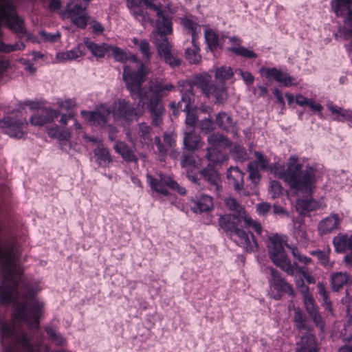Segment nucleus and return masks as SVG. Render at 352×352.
Instances as JSON below:
<instances>
[{
	"mask_svg": "<svg viewBox=\"0 0 352 352\" xmlns=\"http://www.w3.org/2000/svg\"><path fill=\"white\" fill-rule=\"evenodd\" d=\"M131 94L133 96L136 95L140 98L137 109L125 99H118L111 106L100 104L93 111L82 110L80 115L85 121L94 126H105L110 122L111 118L118 125H124L137 120L143 113L144 101L141 87L139 93H131Z\"/></svg>",
	"mask_w": 352,
	"mask_h": 352,
	"instance_id": "nucleus-1",
	"label": "nucleus"
},
{
	"mask_svg": "<svg viewBox=\"0 0 352 352\" xmlns=\"http://www.w3.org/2000/svg\"><path fill=\"white\" fill-rule=\"evenodd\" d=\"M274 173L297 195H311L319 179L316 168L310 166L303 168L298 158L295 155L289 157L286 168L283 166H276Z\"/></svg>",
	"mask_w": 352,
	"mask_h": 352,
	"instance_id": "nucleus-2",
	"label": "nucleus"
},
{
	"mask_svg": "<svg viewBox=\"0 0 352 352\" xmlns=\"http://www.w3.org/2000/svg\"><path fill=\"white\" fill-rule=\"evenodd\" d=\"M60 116V125L47 128V135L59 141H68L75 134H79L82 130L80 123L72 113H61L60 110L50 107H39L30 118V122L36 126H43L54 122Z\"/></svg>",
	"mask_w": 352,
	"mask_h": 352,
	"instance_id": "nucleus-3",
	"label": "nucleus"
},
{
	"mask_svg": "<svg viewBox=\"0 0 352 352\" xmlns=\"http://www.w3.org/2000/svg\"><path fill=\"white\" fill-rule=\"evenodd\" d=\"M110 53L116 60L128 63L124 67L123 79L130 93H139L140 87L150 72L148 67L133 55L127 57L126 54L119 47L111 45Z\"/></svg>",
	"mask_w": 352,
	"mask_h": 352,
	"instance_id": "nucleus-4",
	"label": "nucleus"
},
{
	"mask_svg": "<svg viewBox=\"0 0 352 352\" xmlns=\"http://www.w3.org/2000/svg\"><path fill=\"white\" fill-rule=\"evenodd\" d=\"M230 67L222 66L215 70V78L218 84H210L209 75L204 74L198 76L196 84L208 97H214L215 102L223 104L228 98V93L223 82L233 76Z\"/></svg>",
	"mask_w": 352,
	"mask_h": 352,
	"instance_id": "nucleus-5",
	"label": "nucleus"
},
{
	"mask_svg": "<svg viewBox=\"0 0 352 352\" xmlns=\"http://www.w3.org/2000/svg\"><path fill=\"white\" fill-rule=\"evenodd\" d=\"M150 91L148 108L153 116V123L159 126L162 122V116L164 113V108L162 103V98L174 89V86L163 80H151L150 81Z\"/></svg>",
	"mask_w": 352,
	"mask_h": 352,
	"instance_id": "nucleus-6",
	"label": "nucleus"
},
{
	"mask_svg": "<svg viewBox=\"0 0 352 352\" xmlns=\"http://www.w3.org/2000/svg\"><path fill=\"white\" fill-rule=\"evenodd\" d=\"M285 241L278 234H273L269 237L267 248L272 262L287 274L292 275L294 272V265L286 256L284 251Z\"/></svg>",
	"mask_w": 352,
	"mask_h": 352,
	"instance_id": "nucleus-7",
	"label": "nucleus"
},
{
	"mask_svg": "<svg viewBox=\"0 0 352 352\" xmlns=\"http://www.w3.org/2000/svg\"><path fill=\"white\" fill-rule=\"evenodd\" d=\"M227 217H220L219 221L221 227L230 232L232 239L239 246L243 248L247 252H254L257 248V243L250 232L240 230L236 223L226 222Z\"/></svg>",
	"mask_w": 352,
	"mask_h": 352,
	"instance_id": "nucleus-8",
	"label": "nucleus"
},
{
	"mask_svg": "<svg viewBox=\"0 0 352 352\" xmlns=\"http://www.w3.org/2000/svg\"><path fill=\"white\" fill-rule=\"evenodd\" d=\"M155 12L157 19H156V29L152 32L153 42L155 45L169 43L167 36L173 32L171 19L165 16L162 8Z\"/></svg>",
	"mask_w": 352,
	"mask_h": 352,
	"instance_id": "nucleus-9",
	"label": "nucleus"
},
{
	"mask_svg": "<svg viewBox=\"0 0 352 352\" xmlns=\"http://www.w3.org/2000/svg\"><path fill=\"white\" fill-rule=\"evenodd\" d=\"M295 283L297 289L299 290L300 294L302 295L303 301L305 309L310 316L313 318V320L316 324L318 327H322V317L318 311V308L315 305L314 299L312 294L309 291V287L305 285L303 280L301 278H296Z\"/></svg>",
	"mask_w": 352,
	"mask_h": 352,
	"instance_id": "nucleus-10",
	"label": "nucleus"
},
{
	"mask_svg": "<svg viewBox=\"0 0 352 352\" xmlns=\"http://www.w3.org/2000/svg\"><path fill=\"white\" fill-rule=\"evenodd\" d=\"M271 277L269 278V285L271 296L276 300L281 297L280 292H285L289 296L294 295V290L292 286L283 278L279 272L274 268H269Z\"/></svg>",
	"mask_w": 352,
	"mask_h": 352,
	"instance_id": "nucleus-11",
	"label": "nucleus"
},
{
	"mask_svg": "<svg viewBox=\"0 0 352 352\" xmlns=\"http://www.w3.org/2000/svg\"><path fill=\"white\" fill-rule=\"evenodd\" d=\"M28 122L13 117H7L0 120V129L3 133L14 138H22L25 135V128Z\"/></svg>",
	"mask_w": 352,
	"mask_h": 352,
	"instance_id": "nucleus-12",
	"label": "nucleus"
},
{
	"mask_svg": "<svg viewBox=\"0 0 352 352\" xmlns=\"http://www.w3.org/2000/svg\"><path fill=\"white\" fill-rule=\"evenodd\" d=\"M208 142L210 146L207 149L206 157L208 160L217 164L224 160V157H218L215 153L216 149L231 146L230 142L223 135L219 133L211 134L208 137Z\"/></svg>",
	"mask_w": 352,
	"mask_h": 352,
	"instance_id": "nucleus-13",
	"label": "nucleus"
},
{
	"mask_svg": "<svg viewBox=\"0 0 352 352\" xmlns=\"http://www.w3.org/2000/svg\"><path fill=\"white\" fill-rule=\"evenodd\" d=\"M261 74L265 76L269 80H274L285 87L297 85L298 82L295 78L276 68L261 67L260 69Z\"/></svg>",
	"mask_w": 352,
	"mask_h": 352,
	"instance_id": "nucleus-14",
	"label": "nucleus"
},
{
	"mask_svg": "<svg viewBox=\"0 0 352 352\" xmlns=\"http://www.w3.org/2000/svg\"><path fill=\"white\" fill-rule=\"evenodd\" d=\"M147 181L152 189L163 195L168 193L167 187H170L173 189H177L179 187L178 184L170 177L162 174L159 175L157 179L148 175Z\"/></svg>",
	"mask_w": 352,
	"mask_h": 352,
	"instance_id": "nucleus-15",
	"label": "nucleus"
},
{
	"mask_svg": "<svg viewBox=\"0 0 352 352\" xmlns=\"http://www.w3.org/2000/svg\"><path fill=\"white\" fill-rule=\"evenodd\" d=\"M84 45L91 54L97 58H104L110 53L111 49V45L107 43H96L88 38L84 39Z\"/></svg>",
	"mask_w": 352,
	"mask_h": 352,
	"instance_id": "nucleus-16",
	"label": "nucleus"
},
{
	"mask_svg": "<svg viewBox=\"0 0 352 352\" xmlns=\"http://www.w3.org/2000/svg\"><path fill=\"white\" fill-rule=\"evenodd\" d=\"M340 220V218L337 214H331L321 220L318 226L319 234H327L338 229Z\"/></svg>",
	"mask_w": 352,
	"mask_h": 352,
	"instance_id": "nucleus-17",
	"label": "nucleus"
},
{
	"mask_svg": "<svg viewBox=\"0 0 352 352\" xmlns=\"http://www.w3.org/2000/svg\"><path fill=\"white\" fill-rule=\"evenodd\" d=\"M157 52L163 57L165 62L171 67L178 66L180 64V59L172 52V46L170 43L155 45Z\"/></svg>",
	"mask_w": 352,
	"mask_h": 352,
	"instance_id": "nucleus-18",
	"label": "nucleus"
},
{
	"mask_svg": "<svg viewBox=\"0 0 352 352\" xmlns=\"http://www.w3.org/2000/svg\"><path fill=\"white\" fill-rule=\"evenodd\" d=\"M85 54V45L78 44L76 47L63 52H58L56 59L59 62L76 60Z\"/></svg>",
	"mask_w": 352,
	"mask_h": 352,
	"instance_id": "nucleus-19",
	"label": "nucleus"
},
{
	"mask_svg": "<svg viewBox=\"0 0 352 352\" xmlns=\"http://www.w3.org/2000/svg\"><path fill=\"white\" fill-rule=\"evenodd\" d=\"M180 85L184 89L181 90L182 97L181 101L178 102V105L183 111H186L192 107L191 103L195 100L192 93V86L189 82H182Z\"/></svg>",
	"mask_w": 352,
	"mask_h": 352,
	"instance_id": "nucleus-20",
	"label": "nucleus"
},
{
	"mask_svg": "<svg viewBox=\"0 0 352 352\" xmlns=\"http://www.w3.org/2000/svg\"><path fill=\"white\" fill-rule=\"evenodd\" d=\"M184 146L189 151H195L204 144L199 135L194 130L184 131Z\"/></svg>",
	"mask_w": 352,
	"mask_h": 352,
	"instance_id": "nucleus-21",
	"label": "nucleus"
},
{
	"mask_svg": "<svg viewBox=\"0 0 352 352\" xmlns=\"http://www.w3.org/2000/svg\"><path fill=\"white\" fill-rule=\"evenodd\" d=\"M244 173L238 167H230L227 172V177L235 190H239L243 188Z\"/></svg>",
	"mask_w": 352,
	"mask_h": 352,
	"instance_id": "nucleus-22",
	"label": "nucleus"
},
{
	"mask_svg": "<svg viewBox=\"0 0 352 352\" xmlns=\"http://www.w3.org/2000/svg\"><path fill=\"white\" fill-rule=\"evenodd\" d=\"M333 243L336 252L342 253L349 250L352 252V234L340 233L333 238Z\"/></svg>",
	"mask_w": 352,
	"mask_h": 352,
	"instance_id": "nucleus-23",
	"label": "nucleus"
},
{
	"mask_svg": "<svg viewBox=\"0 0 352 352\" xmlns=\"http://www.w3.org/2000/svg\"><path fill=\"white\" fill-rule=\"evenodd\" d=\"M296 352H317L316 344L313 335L307 333L297 342Z\"/></svg>",
	"mask_w": 352,
	"mask_h": 352,
	"instance_id": "nucleus-24",
	"label": "nucleus"
},
{
	"mask_svg": "<svg viewBox=\"0 0 352 352\" xmlns=\"http://www.w3.org/2000/svg\"><path fill=\"white\" fill-rule=\"evenodd\" d=\"M151 129L145 123L139 124L135 128V140L143 146H149L151 142Z\"/></svg>",
	"mask_w": 352,
	"mask_h": 352,
	"instance_id": "nucleus-25",
	"label": "nucleus"
},
{
	"mask_svg": "<svg viewBox=\"0 0 352 352\" xmlns=\"http://www.w3.org/2000/svg\"><path fill=\"white\" fill-rule=\"evenodd\" d=\"M96 162L100 166L107 167L112 162V158L107 148L99 145L94 151Z\"/></svg>",
	"mask_w": 352,
	"mask_h": 352,
	"instance_id": "nucleus-26",
	"label": "nucleus"
},
{
	"mask_svg": "<svg viewBox=\"0 0 352 352\" xmlns=\"http://www.w3.org/2000/svg\"><path fill=\"white\" fill-rule=\"evenodd\" d=\"M205 179L210 184L212 190L217 194L221 187V179L219 174L213 169H207L202 171Z\"/></svg>",
	"mask_w": 352,
	"mask_h": 352,
	"instance_id": "nucleus-27",
	"label": "nucleus"
},
{
	"mask_svg": "<svg viewBox=\"0 0 352 352\" xmlns=\"http://www.w3.org/2000/svg\"><path fill=\"white\" fill-rule=\"evenodd\" d=\"M217 125L227 131H233L235 127V122L232 118L226 112H220L216 116Z\"/></svg>",
	"mask_w": 352,
	"mask_h": 352,
	"instance_id": "nucleus-28",
	"label": "nucleus"
},
{
	"mask_svg": "<svg viewBox=\"0 0 352 352\" xmlns=\"http://www.w3.org/2000/svg\"><path fill=\"white\" fill-rule=\"evenodd\" d=\"M350 275L347 272H335L331 276V283L334 291H339L350 280Z\"/></svg>",
	"mask_w": 352,
	"mask_h": 352,
	"instance_id": "nucleus-29",
	"label": "nucleus"
},
{
	"mask_svg": "<svg viewBox=\"0 0 352 352\" xmlns=\"http://www.w3.org/2000/svg\"><path fill=\"white\" fill-rule=\"evenodd\" d=\"M318 207L317 201L313 199H299L296 204L297 211L301 214H307L310 211L316 210Z\"/></svg>",
	"mask_w": 352,
	"mask_h": 352,
	"instance_id": "nucleus-30",
	"label": "nucleus"
},
{
	"mask_svg": "<svg viewBox=\"0 0 352 352\" xmlns=\"http://www.w3.org/2000/svg\"><path fill=\"white\" fill-rule=\"evenodd\" d=\"M352 0H333L331 6L333 12L338 16L348 14L351 11Z\"/></svg>",
	"mask_w": 352,
	"mask_h": 352,
	"instance_id": "nucleus-31",
	"label": "nucleus"
},
{
	"mask_svg": "<svg viewBox=\"0 0 352 352\" xmlns=\"http://www.w3.org/2000/svg\"><path fill=\"white\" fill-rule=\"evenodd\" d=\"M115 151L120 154L122 157L127 162H135L137 158L133 151L124 142H118L113 146Z\"/></svg>",
	"mask_w": 352,
	"mask_h": 352,
	"instance_id": "nucleus-32",
	"label": "nucleus"
},
{
	"mask_svg": "<svg viewBox=\"0 0 352 352\" xmlns=\"http://www.w3.org/2000/svg\"><path fill=\"white\" fill-rule=\"evenodd\" d=\"M224 202L226 207L234 212L232 215L223 216V217H227L226 222H230V220L232 217L235 219L237 216L244 210V208L242 207V206L240 205L233 197H229L226 198ZM221 217H223V216Z\"/></svg>",
	"mask_w": 352,
	"mask_h": 352,
	"instance_id": "nucleus-33",
	"label": "nucleus"
},
{
	"mask_svg": "<svg viewBox=\"0 0 352 352\" xmlns=\"http://www.w3.org/2000/svg\"><path fill=\"white\" fill-rule=\"evenodd\" d=\"M213 208L212 198L208 195H201L195 203V212H202L210 210Z\"/></svg>",
	"mask_w": 352,
	"mask_h": 352,
	"instance_id": "nucleus-34",
	"label": "nucleus"
},
{
	"mask_svg": "<svg viewBox=\"0 0 352 352\" xmlns=\"http://www.w3.org/2000/svg\"><path fill=\"white\" fill-rule=\"evenodd\" d=\"M327 108L338 121L344 122L352 118V113L348 110L333 104H328Z\"/></svg>",
	"mask_w": 352,
	"mask_h": 352,
	"instance_id": "nucleus-35",
	"label": "nucleus"
},
{
	"mask_svg": "<svg viewBox=\"0 0 352 352\" xmlns=\"http://www.w3.org/2000/svg\"><path fill=\"white\" fill-rule=\"evenodd\" d=\"M200 48L196 41L192 39V47L186 50V58L190 63H198L201 61V56L199 54Z\"/></svg>",
	"mask_w": 352,
	"mask_h": 352,
	"instance_id": "nucleus-36",
	"label": "nucleus"
},
{
	"mask_svg": "<svg viewBox=\"0 0 352 352\" xmlns=\"http://www.w3.org/2000/svg\"><path fill=\"white\" fill-rule=\"evenodd\" d=\"M182 23L186 31L191 34L192 40L195 39L196 41L197 38L201 34V26L193 20L187 18L183 19Z\"/></svg>",
	"mask_w": 352,
	"mask_h": 352,
	"instance_id": "nucleus-37",
	"label": "nucleus"
},
{
	"mask_svg": "<svg viewBox=\"0 0 352 352\" xmlns=\"http://www.w3.org/2000/svg\"><path fill=\"white\" fill-rule=\"evenodd\" d=\"M241 219H243L248 226L254 228L258 234L261 233L262 228L260 223L254 221L248 214H246L245 210L240 213L234 219L236 221H233L232 223H236V225Z\"/></svg>",
	"mask_w": 352,
	"mask_h": 352,
	"instance_id": "nucleus-38",
	"label": "nucleus"
},
{
	"mask_svg": "<svg viewBox=\"0 0 352 352\" xmlns=\"http://www.w3.org/2000/svg\"><path fill=\"white\" fill-rule=\"evenodd\" d=\"M132 41L134 45L138 47L139 50L142 54L143 58H145L146 60L148 61L151 58L150 45L148 42L146 40L139 41L136 38H133Z\"/></svg>",
	"mask_w": 352,
	"mask_h": 352,
	"instance_id": "nucleus-39",
	"label": "nucleus"
},
{
	"mask_svg": "<svg viewBox=\"0 0 352 352\" xmlns=\"http://www.w3.org/2000/svg\"><path fill=\"white\" fill-rule=\"evenodd\" d=\"M59 109L70 110L78 107L74 98H57L54 104Z\"/></svg>",
	"mask_w": 352,
	"mask_h": 352,
	"instance_id": "nucleus-40",
	"label": "nucleus"
},
{
	"mask_svg": "<svg viewBox=\"0 0 352 352\" xmlns=\"http://www.w3.org/2000/svg\"><path fill=\"white\" fill-rule=\"evenodd\" d=\"M205 40L208 45V47L213 50L219 45V36L213 30L208 29L206 30L204 32Z\"/></svg>",
	"mask_w": 352,
	"mask_h": 352,
	"instance_id": "nucleus-41",
	"label": "nucleus"
},
{
	"mask_svg": "<svg viewBox=\"0 0 352 352\" xmlns=\"http://www.w3.org/2000/svg\"><path fill=\"white\" fill-rule=\"evenodd\" d=\"M329 250L327 252H322L320 250L314 251L312 255L316 256L320 263L327 268H331L333 263L331 262L329 256Z\"/></svg>",
	"mask_w": 352,
	"mask_h": 352,
	"instance_id": "nucleus-42",
	"label": "nucleus"
},
{
	"mask_svg": "<svg viewBox=\"0 0 352 352\" xmlns=\"http://www.w3.org/2000/svg\"><path fill=\"white\" fill-rule=\"evenodd\" d=\"M186 111V118L185 120L186 126L184 131L194 130L197 121V116L195 111H190V109H188Z\"/></svg>",
	"mask_w": 352,
	"mask_h": 352,
	"instance_id": "nucleus-43",
	"label": "nucleus"
},
{
	"mask_svg": "<svg viewBox=\"0 0 352 352\" xmlns=\"http://www.w3.org/2000/svg\"><path fill=\"white\" fill-rule=\"evenodd\" d=\"M229 50L236 54L246 58H255L257 57V55L252 50L241 46L230 47Z\"/></svg>",
	"mask_w": 352,
	"mask_h": 352,
	"instance_id": "nucleus-44",
	"label": "nucleus"
},
{
	"mask_svg": "<svg viewBox=\"0 0 352 352\" xmlns=\"http://www.w3.org/2000/svg\"><path fill=\"white\" fill-rule=\"evenodd\" d=\"M25 47V45L22 42H16L14 45L6 44L3 42L0 43V51L9 53L13 51L23 50Z\"/></svg>",
	"mask_w": 352,
	"mask_h": 352,
	"instance_id": "nucleus-45",
	"label": "nucleus"
},
{
	"mask_svg": "<svg viewBox=\"0 0 352 352\" xmlns=\"http://www.w3.org/2000/svg\"><path fill=\"white\" fill-rule=\"evenodd\" d=\"M318 293L322 297L325 309L331 311V304L329 298L328 292H327L324 285L322 283H318Z\"/></svg>",
	"mask_w": 352,
	"mask_h": 352,
	"instance_id": "nucleus-46",
	"label": "nucleus"
},
{
	"mask_svg": "<svg viewBox=\"0 0 352 352\" xmlns=\"http://www.w3.org/2000/svg\"><path fill=\"white\" fill-rule=\"evenodd\" d=\"M254 155L256 160V162H254L255 167L262 170L267 169L270 164L268 159L259 152L256 151Z\"/></svg>",
	"mask_w": 352,
	"mask_h": 352,
	"instance_id": "nucleus-47",
	"label": "nucleus"
},
{
	"mask_svg": "<svg viewBox=\"0 0 352 352\" xmlns=\"http://www.w3.org/2000/svg\"><path fill=\"white\" fill-rule=\"evenodd\" d=\"M182 166L186 168L187 170H192L198 167V164L195 161L192 155H184L181 162Z\"/></svg>",
	"mask_w": 352,
	"mask_h": 352,
	"instance_id": "nucleus-48",
	"label": "nucleus"
},
{
	"mask_svg": "<svg viewBox=\"0 0 352 352\" xmlns=\"http://www.w3.org/2000/svg\"><path fill=\"white\" fill-rule=\"evenodd\" d=\"M352 32V12L346 14V17L344 21V27L342 30H340V33H343L344 36L347 38L349 34Z\"/></svg>",
	"mask_w": 352,
	"mask_h": 352,
	"instance_id": "nucleus-49",
	"label": "nucleus"
},
{
	"mask_svg": "<svg viewBox=\"0 0 352 352\" xmlns=\"http://www.w3.org/2000/svg\"><path fill=\"white\" fill-rule=\"evenodd\" d=\"M352 285H349L346 290V297L342 300L346 304L347 313L352 318Z\"/></svg>",
	"mask_w": 352,
	"mask_h": 352,
	"instance_id": "nucleus-50",
	"label": "nucleus"
},
{
	"mask_svg": "<svg viewBox=\"0 0 352 352\" xmlns=\"http://www.w3.org/2000/svg\"><path fill=\"white\" fill-rule=\"evenodd\" d=\"M283 191V188L281 184L276 181H272L270 183V192L272 197V198L278 197L282 195Z\"/></svg>",
	"mask_w": 352,
	"mask_h": 352,
	"instance_id": "nucleus-51",
	"label": "nucleus"
},
{
	"mask_svg": "<svg viewBox=\"0 0 352 352\" xmlns=\"http://www.w3.org/2000/svg\"><path fill=\"white\" fill-rule=\"evenodd\" d=\"M249 178L254 182L257 183L260 179V174L258 168L255 167L254 162H250L248 164Z\"/></svg>",
	"mask_w": 352,
	"mask_h": 352,
	"instance_id": "nucleus-52",
	"label": "nucleus"
},
{
	"mask_svg": "<svg viewBox=\"0 0 352 352\" xmlns=\"http://www.w3.org/2000/svg\"><path fill=\"white\" fill-rule=\"evenodd\" d=\"M215 129L214 123L212 120L206 118L200 122V129L203 133H207Z\"/></svg>",
	"mask_w": 352,
	"mask_h": 352,
	"instance_id": "nucleus-53",
	"label": "nucleus"
},
{
	"mask_svg": "<svg viewBox=\"0 0 352 352\" xmlns=\"http://www.w3.org/2000/svg\"><path fill=\"white\" fill-rule=\"evenodd\" d=\"M289 248L292 250V255L294 256V258H296L297 261L304 263L305 265H309L311 262V259L310 258L300 254L298 250L296 248L289 247Z\"/></svg>",
	"mask_w": 352,
	"mask_h": 352,
	"instance_id": "nucleus-54",
	"label": "nucleus"
},
{
	"mask_svg": "<svg viewBox=\"0 0 352 352\" xmlns=\"http://www.w3.org/2000/svg\"><path fill=\"white\" fill-rule=\"evenodd\" d=\"M127 1V7L129 8L132 14L138 17L140 15L142 14V10L140 8L139 4L136 0H126Z\"/></svg>",
	"mask_w": 352,
	"mask_h": 352,
	"instance_id": "nucleus-55",
	"label": "nucleus"
},
{
	"mask_svg": "<svg viewBox=\"0 0 352 352\" xmlns=\"http://www.w3.org/2000/svg\"><path fill=\"white\" fill-rule=\"evenodd\" d=\"M293 265H294V268L296 267L298 269V272L303 276L308 283L311 284L316 283L314 276L311 275L309 272H307L305 267H298L296 261Z\"/></svg>",
	"mask_w": 352,
	"mask_h": 352,
	"instance_id": "nucleus-56",
	"label": "nucleus"
},
{
	"mask_svg": "<svg viewBox=\"0 0 352 352\" xmlns=\"http://www.w3.org/2000/svg\"><path fill=\"white\" fill-rule=\"evenodd\" d=\"M46 331L49 337L57 344H62L64 342L63 337L54 329L52 328H47Z\"/></svg>",
	"mask_w": 352,
	"mask_h": 352,
	"instance_id": "nucleus-57",
	"label": "nucleus"
},
{
	"mask_svg": "<svg viewBox=\"0 0 352 352\" xmlns=\"http://www.w3.org/2000/svg\"><path fill=\"white\" fill-rule=\"evenodd\" d=\"M40 34H41V38L43 41H48V42H56L59 40L60 36V35L58 32L51 34V33H47L44 31H41Z\"/></svg>",
	"mask_w": 352,
	"mask_h": 352,
	"instance_id": "nucleus-58",
	"label": "nucleus"
},
{
	"mask_svg": "<svg viewBox=\"0 0 352 352\" xmlns=\"http://www.w3.org/2000/svg\"><path fill=\"white\" fill-rule=\"evenodd\" d=\"M294 310L295 313L294 319L296 322V327H298V329H301L304 328V318L302 311L298 308H294Z\"/></svg>",
	"mask_w": 352,
	"mask_h": 352,
	"instance_id": "nucleus-59",
	"label": "nucleus"
},
{
	"mask_svg": "<svg viewBox=\"0 0 352 352\" xmlns=\"http://www.w3.org/2000/svg\"><path fill=\"white\" fill-rule=\"evenodd\" d=\"M155 144L157 148V153L160 160H164V157L166 154L167 149L162 144L160 137H155L154 139Z\"/></svg>",
	"mask_w": 352,
	"mask_h": 352,
	"instance_id": "nucleus-60",
	"label": "nucleus"
},
{
	"mask_svg": "<svg viewBox=\"0 0 352 352\" xmlns=\"http://www.w3.org/2000/svg\"><path fill=\"white\" fill-rule=\"evenodd\" d=\"M232 151L237 154L236 157L241 160L244 161L247 159V154L245 149L241 146H234Z\"/></svg>",
	"mask_w": 352,
	"mask_h": 352,
	"instance_id": "nucleus-61",
	"label": "nucleus"
},
{
	"mask_svg": "<svg viewBox=\"0 0 352 352\" xmlns=\"http://www.w3.org/2000/svg\"><path fill=\"white\" fill-rule=\"evenodd\" d=\"M295 234L297 237H299L302 240L308 239V234L305 225H300L298 228H296Z\"/></svg>",
	"mask_w": 352,
	"mask_h": 352,
	"instance_id": "nucleus-62",
	"label": "nucleus"
},
{
	"mask_svg": "<svg viewBox=\"0 0 352 352\" xmlns=\"http://www.w3.org/2000/svg\"><path fill=\"white\" fill-rule=\"evenodd\" d=\"M310 99L300 94L295 96V102L300 107L307 106Z\"/></svg>",
	"mask_w": 352,
	"mask_h": 352,
	"instance_id": "nucleus-63",
	"label": "nucleus"
},
{
	"mask_svg": "<svg viewBox=\"0 0 352 352\" xmlns=\"http://www.w3.org/2000/svg\"><path fill=\"white\" fill-rule=\"evenodd\" d=\"M270 208L271 206L270 204L264 202L256 206V210L260 214L265 215L270 211Z\"/></svg>",
	"mask_w": 352,
	"mask_h": 352,
	"instance_id": "nucleus-64",
	"label": "nucleus"
}]
</instances>
